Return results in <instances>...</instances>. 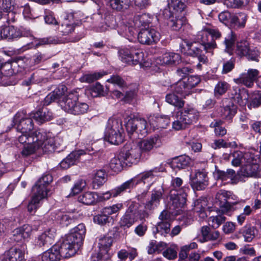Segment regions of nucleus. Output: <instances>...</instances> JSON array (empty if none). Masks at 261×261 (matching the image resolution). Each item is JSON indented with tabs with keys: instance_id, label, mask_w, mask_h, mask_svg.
<instances>
[{
	"instance_id": "dca6fc26",
	"label": "nucleus",
	"mask_w": 261,
	"mask_h": 261,
	"mask_svg": "<svg viewBox=\"0 0 261 261\" xmlns=\"http://www.w3.org/2000/svg\"><path fill=\"white\" fill-rule=\"evenodd\" d=\"M160 34L153 29L142 28L138 33L139 41L143 44L150 45L157 42L160 39Z\"/></svg>"
},
{
	"instance_id": "1a4fd4ad",
	"label": "nucleus",
	"mask_w": 261,
	"mask_h": 261,
	"mask_svg": "<svg viewBox=\"0 0 261 261\" xmlns=\"http://www.w3.org/2000/svg\"><path fill=\"white\" fill-rule=\"evenodd\" d=\"M13 122L16 125L17 131L21 133V135L32 136L34 133L31 132L34 126L31 117H27L23 112L17 113L14 117Z\"/></svg>"
},
{
	"instance_id": "393cba45",
	"label": "nucleus",
	"mask_w": 261,
	"mask_h": 261,
	"mask_svg": "<svg viewBox=\"0 0 261 261\" xmlns=\"http://www.w3.org/2000/svg\"><path fill=\"white\" fill-rule=\"evenodd\" d=\"M231 98L241 106H245L248 102L249 97L247 91L241 89L238 86H233L231 92Z\"/></svg>"
},
{
	"instance_id": "a878e982",
	"label": "nucleus",
	"mask_w": 261,
	"mask_h": 261,
	"mask_svg": "<svg viewBox=\"0 0 261 261\" xmlns=\"http://www.w3.org/2000/svg\"><path fill=\"white\" fill-rule=\"evenodd\" d=\"M34 132H39L40 134H45V138L39 141V149H41L45 153H50L56 150V147L58 146L55 144V140L53 138H48L46 133L41 130H36Z\"/></svg>"
},
{
	"instance_id": "49530a36",
	"label": "nucleus",
	"mask_w": 261,
	"mask_h": 261,
	"mask_svg": "<svg viewBox=\"0 0 261 261\" xmlns=\"http://www.w3.org/2000/svg\"><path fill=\"white\" fill-rule=\"evenodd\" d=\"M230 88V85L224 81H219L215 85L214 94L215 97H219L224 95Z\"/></svg>"
},
{
	"instance_id": "680f3d73",
	"label": "nucleus",
	"mask_w": 261,
	"mask_h": 261,
	"mask_svg": "<svg viewBox=\"0 0 261 261\" xmlns=\"http://www.w3.org/2000/svg\"><path fill=\"white\" fill-rule=\"evenodd\" d=\"M47 81L46 79L39 78L36 74L33 73L28 79L23 81L22 84L28 86L32 84H39L42 82L45 83Z\"/></svg>"
},
{
	"instance_id": "f257e3e1",
	"label": "nucleus",
	"mask_w": 261,
	"mask_h": 261,
	"mask_svg": "<svg viewBox=\"0 0 261 261\" xmlns=\"http://www.w3.org/2000/svg\"><path fill=\"white\" fill-rule=\"evenodd\" d=\"M198 118L199 112L196 110L189 106L186 107L172 116L174 120L172 128L176 130L185 129L196 123Z\"/></svg>"
},
{
	"instance_id": "6ab92c4d",
	"label": "nucleus",
	"mask_w": 261,
	"mask_h": 261,
	"mask_svg": "<svg viewBox=\"0 0 261 261\" xmlns=\"http://www.w3.org/2000/svg\"><path fill=\"white\" fill-rule=\"evenodd\" d=\"M237 107L229 99H224L222 100V106L219 109L221 117L223 119L231 120L236 115Z\"/></svg>"
},
{
	"instance_id": "c9c22d12",
	"label": "nucleus",
	"mask_w": 261,
	"mask_h": 261,
	"mask_svg": "<svg viewBox=\"0 0 261 261\" xmlns=\"http://www.w3.org/2000/svg\"><path fill=\"white\" fill-rule=\"evenodd\" d=\"M97 194L94 192H84L78 197V201L85 205H93L97 202Z\"/></svg>"
},
{
	"instance_id": "864d4df0",
	"label": "nucleus",
	"mask_w": 261,
	"mask_h": 261,
	"mask_svg": "<svg viewBox=\"0 0 261 261\" xmlns=\"http://www.w3.org/2000/svg\"><path fill=\"white\" fill-rule=\"evenodd\" d=\"M105 72H95L91 74H86L83 75L80 78V81L81 82H86L88 83H91L94 81L101 78L104 75L106 74Z\"/></svg>"
},
{
	"instance_id": "72a5a7b5",
	"label": "nucleus",
	"mask_w": 261,
	"mask_h": 261,
	"mask_svg": "<svg viewBox=\"0 0 261 261\" xmlns=\"http://www.w3.org/2000/svg\"><path fill=\"white\" fill-rule=\"evenodd\" d=\"M247 19V16L244 13L237 14H232L229 27L240 29L245 27Z\"/></svg>"
},
{
	"instance_id": "bf43d9fd",
	"label": "nucleus",
	"mask_w": 261,
	"mask_h": 261,
	"mask_svg": "<svg viewBox=\"0 0 261 261\" xmlns=\"http://www.w3.org/2000/svg\"><path fill=\"white\" fill-rule=\"evenodd\" d=\"M110 216L105 214L103 210H102L99 214L94 216L93 217L94 222L100 225H106L110 222Z\"/></svg>"
},
{
	"instance_id": "9b49d317",
	"label": "nucleus",
	"mask_w": 261,
	"mask_h": 261,
	"mask_svg": "<svg viewBox=\"0 0 261 261\" xmlns=\"http://www.w3.org/2000/svg\"><path fill=\"white\" fill-rule=\"evenodd\" d=\"M32 32L29 30H20L13 25L0 28V39L14 40L21 37H32Z\"/></svg>"
},
{
	"instance_id": "e2e57ef3",
	"label": "nucleus",
	"mask_w": 261,
	"mask_h": 261,
	"mask_svg": "<svg viewBox=\"0 0 261 261\" xmlns=\"http://www.w3.org/2000/svg\"><path fill=\"white\" fill-rule=\"evenodd\" d=\"M223 122L221 120L216 121L211 124V127H215V133L216 136H223L226 134V129L221 126Z\"/></svg>"
},
{
	"instance_id": "f704fd0d",
	"label": "nucleus",
	"mask_w": 261,
	"mask_h": 261,
	"mask_svg": "<svg viewBox=\"0 0 261 261\" xmlns=\"http://www.w3.org/2000/svg\"><path fill=\"white\" fill-rule=\"evenodd\" d=\"M171 89L174 92L185 98L191 93V91L183 78L172 85Z\"/></svg>"
},
{
	"instance_id": "5fc2aeb1",
	"label": "nucleus",
	"mask_w": 261,
	"mask_h": 261,
	"mask_svg": "<svg viewBox=\"0 0 261 261\" xmlns=\"http://www.w3.org/2000/svg\"><path fill=\"white\" fill-rule=\"evenodd\" d=\"M136 133L140 134L142 136H145L147 134V122L141 118H136Z\"/></svg>"
},
{
	"instance_id": "c756f323",
	"label": "nucleus",
	"mask_w": 261,
	"mask_h": 261,
	"mask_svg": "<svg viewBox=\"0 0 261 261\" xmlns=\"http://www.w3.org/2000/svg\"><path fill=\"white\" fill-rule=\"evenodd\" d=\"M32 228L29 225H24L17 228L13 231L12 239L16 242H20L30 237Z\"/></svg>"
},
{
	"instance_id": "39448f33",
	"label": "nucleus",
	"mask_w": 261,
	"mask_h": 261,
	"mask_svg": "<svg viewBox=\"0 0 261 261\" xmlns=\"http://www.w3.org/2000/svg\"><path fill=\"white\" fill-rule=\"evenodd\" d=\"M45 134L39 132H34L32 136L20 135L18 140L21 144H25L21 153L22 156L26 157L34 153L39 149V141L44 139Z\"/></svg>"
},
{
	"instance_id": "b1692460",
	"label": "nucleus",
	"mask_w": 261,
	"mask_h": 261,
	"mask_svg": "<svg viewBox=\"0 0 261 261\" xmlns=\"http://www.w3.org/2000/svg\"><path fill=\"white\" fill-rule=\"evenodd\" d=\"M22 249L19 248H11L4 255L3 261H24V250L26 246H22Z\"/></svg>"
},
{
	"instance_id": "a18cd8bd",
	"label": "nucleus",
	"mask_w": 261,
	"mask_h": 261,
	"mask_svg": "<svg viewBox=\"0 0 261 261\" xmlns=\"http://www.w3.org/2000/svg\"><path fill=\"white\" fill-rule=\"evenodd\" d=\"M106 173L103 170L97 171L92 181V186L94 189H98L106 182Z\"/></svg>"
},
{
	"instance_id": "6e6d98bb",
	"label": "nucleus",
	"mask_w": 261,
	"mask_h": 261,
	"mask_svg": "<svg viewBox=\"0 0 261 261\" xmlns=\"http://www.w3.org/2000/svg\"><path fill=\"white\" fill-rule=\"evenodd\" d=\"M113 239L111 237H103L99 240V247L100 251H103L105 252L108 251L109 249L112 245Z\"/></svg>"
},
{
	"instance_id": "774afa93",
	"label": "nucleus",
	"mask_w": 261,
	"mask_h": 261,
	"mask_svg": "<svg viewBox=\"0 0 261 261\" xmlns=\"http://www.w3.org/2000/svg\"><path fill=\"white\" fill-rule=\"evenodd\" d=\"M187 86L191 90L193 87L197 86L200 82V80L198 76L191 75L183 78Z\"/></svg>"
},
{
	"instance_id": "412c9836",
	"label": "nucleus",
	"mask_w": 261,
	"mask_h": 261,
	"mask_svg": "<svg viewBox=\"0 0 261 261\" xmlns=\"http://www.w3.org/2000/svg\"><path fill=\"white\" fill-rule=\"evenodd\" d=\"M91 149L87 148L85 150H79L72 151L60 163V166L63 169H67L70 166L76 164L81 155L86 153L90 154Z\"/></svg>"
},
{
	"instance_id": "338daca9",
	"label": "nucleus",
	"mask_w": 261,
	"mask_h": 261,
	"mask_svg": "<svg viewBox=\"0 0 261 261\" xmlns=\"http://www.w3.org/2000/svg\"><path fill=\"white\" fill-rule=\"evenodd\" d=\"M186 0H171L169 5L177 12H181L186 8Z\"/></svg>"
},
{
	"instance_id": "79ce46f5",
	"label": "nucleus",
	"mask_w": 261,
	"mask_h": 261,
	"mask_svg": "<svg viewBox=\"0 0 261 261\" xmlns=\"http://www.w3.org/2000/svg\"><path fill=\"white\" fill-rule=\"evenodd\" d=\"M256 230L254 226L247 225L240 230V232L244 237L245 242H250L255 237Z\"/></svg>"
},
{
	"instance_id": "ea45409f",
	"label": "nucleus",
	"mask_w": 261,
	"mask_h": 261,
	"mask_svg": "<svg viewBox=\"0 0 261 261\" xmlns=\"http://www.w3.org/2000/svg\"><path fill=\"white\" fill-rule=\"evenodd\" d=\"M126 166L122 158L120 157V153L112 158L109 163L110 168L115 172L121 171Z\"/></svg>"
},
{
	"instance_id": "423d86ee",
	"label": "nucleus",
	"mask_w": 261,
	"mask_h": 261,
	"mask_svg": "<svg viewBox=\"0 0 261 261\" xmlns=\"http://www.w3.org/2000/svg\"><path fill=\"white\" fill-rule=\"evenodd\" d=\"M120 128L121 124L118 120L109 119L105 132V140L114 145H118L122 143L123 138L120 133Z\"/></svg>"
},
{
	"instance_id": "7c9ffc66",
	"label": "nucleus",
	"mask_w": 261,
	"mask_h": 261,
	"mask_svg": "<svg viewBox=\"0 0 261 261\" xmlns=\"http://www.w3.org/2000/svg\"><path fill=\"white\" fill-rule=\"evenodd\" d=\"M189 158L186 155H180L172 159L168 162L170 166L175 170L186 168L189 164Z\"/></svg>"
},
{
	"instance_id": "052dcab7",
	"label": "nucleus",
	"mask_w": 261,
	"mask_h": 261,
	"mask_svg": "<svg viewBox=\"0 0 261 261\" xmlns=\"http://www.w3.org/2000/svg\"><path fill=\"white\" fill-rule=\"evenodd\" d=\"M60 223L64 226H68L74 221L75 217L72 213L61 214L58 216Z\"/></svg>"
},
{
	"instance_id": "cd10ccee",
	"label": "nucleus",
	"mask_w": 261,
	"mask_h": 261,
	"mask_svg": "<svg viewBox=\"0 0 261 261\" xmlns=\"http://www.w3.org/2000/svg\"><path fill=\"white\" fill-rule=\"evenodd\" d=\"M185 46L187 47V54L190 56L197 57L203 53V46L201 43L198 44L186 40L180 45V47L185 48ZM181 51H184L181 49Z\"/></svg>"
},
{
	"instance_id": "2eb2a0df",
	"label": "nucleus",
	"mask_w": 261,
	"mask_h": 261,
	"mask_svg": "<svg viewBox=\"0 0 261 261\" xmlns=\"http://www.w3.org/2000/svg\"><path fill=\"white\" fill-rule=\"evenodd\" d=\"M221 209L218 210V214L215 216H211L208 219L211 226L214 228H218L226 220L224 214H227L232 211V205L228 202H225L220 206Z\"/></svg>"
},
{
	"instance_id": "f3484780",
	"label": "nucleus",
	"mask_w": 261,
	"mask_h": 261,
	"mask_svg": "<svg viewBox=\"0 0 261 261\" xmlns=\"http://www.w3.org/2000/svg\"><path fill=\"white\" fill-rule=\"evenodd\" d=\"M160 221L156 226V230L161 235L165 236L170 231L171 215L166 210L163 211L159 216Z\"/></svg>"
},
{
	"instance_id": "20e7f679",
	"label": "nucleus",
	"mask_w": 261,
	"mask_h": 261,
	"mask_svg": "<svg viewBox=\"0 0 261 261\" xmlns=\"http://www.w3.org/2000/svg\"><path fill=\"white\" fill-rule=\"evenodd\" d=\"M30 59L26 57H19L15 61L12 62L11 64H6L4 68H6L4 72L0 71V84L3 86H8L13 84V75L15 73V68L16 66L21 67L22 68H25L29 65ZM2 68V63L0 61V69Z\"/></svg>"
},
{
	"instance_id": "4d7b16f0",
	"label": "nucleus",
	"mask_w": 261,
	"mask_h": 261,
	"mask_svg": "<svg viewBox=\"0 0 261 261\" xmlns=\"http://www.w3.org/2000/svg\"><path fill=\"white\" fill-rule=\"evenodd\" d=\"M251 101L248 103L249 109L256 108L261 105V91L254 92L250 97Z\"/></svg>"
},
{
	"instance_id": "7ed1b4c3",
	"label": "nucleus",
	"mask_w": 261,
	"mask_h": 261,
	"mask_svg": "<svg viewBox=\"0 0 261 261\" xmlns=\"http://www.w3.org/2000/svg\"><path fill=\"white\" fill-rule=\"evenodd\" d=\"M140 205L136 202H132L124 215L121 218L119 224L121 227L128 228L139 219H143L149 216L145 211L139 210Z\"/></svg>"
},
{
	"instance_id": "4be33fe9",
	"label": "nucleus",
	"mask_w": 261,
	"mask_h": 261,
	"mask_svg": "<svg viewBox=\"0 0 261 261\" xmlns=\"http://www.w3.org/2000/svg\"><path fill=\"white\" fill-rule=\"evenodd\" d=\"M74 16L72 13L65 14L63 16V21L58 28V31L62 35H67L74 30Z\"/></svg>"
},
{
	"instance_id": "13d9d810",
	"label": "nucleus",
	"mask_w": 261,
	"mask_h": 261,
	"mask_svg": "<svg viewBox=\"0 0 261 261\" xmlns=\"http://www.w3.org/2000/svg\"><path fill=\"white\" fill-rule=\"evenodd\" d=\"M186 22V19L184 17L181 18H171L170 17L168 24L173 30L179 31Z\"/></svg>"
},
{
	"instance_id": "f8f14e48",
	"label": "nucleus",
	"mask_w": 261,
	"mask_h": 261,
	"mask_svg": "<svg viewBox=\"0 0 261 261\" xmlns=\"http://www.w3.org/2000/svg\"><path fill=\"white\" fill-rule=\"evenodd\" d=\"M82 245L74 240L73 238L67 236L59 245V250L63 257H70L76 253Z\"/></svg>"
},
{
	"instance_id": "aec40b11",
	"label": "nucleus",
	"mask_w": 261,
	"mask_h": 261,
	"mask_svg": "<svg viewBox=\"0 0 261 261\" xmlns=\"http://www.w3.org/2000/svg\"><path fill=\"white\" fill-rule=\"evenodd\" d=\"M259 74V71L255 69H249L247 72L242 73L239 77L234 79V81L237 84H243L248 87H251L256 81Z\"/></svg>"
},
{
	"instance_id": "473e14b6",
	"label": "nucleus",
	"mask_w": 261,
	"mask_h": 261,
	"mask_svg": "<svg viewBox=\"0 0 261 261\" xmlns=\"http://www.w3.org/2000/svg\"><path fill=\"white\" fill-rule=\"evenodd\" d=\"M30 117L33 118L38 123H42L45 121L50 120L53 116L52 113L46 108H42L36 113L32 114Z\"/></svg>"
},
{
	"instance_id": "f03ea898",
	"label": "nucleus",
	"mask_w": 261,
	"mask_h": 261,
	"mask_svg": "<svg viewBox=\"0 0 261 261\" xmlns=\"http://www.w3.org/2000/svg\"><path fill=\"white\" fill-rule=\"evenodd\" d=\"M79 95L77 92L69 93L59 102L62 109L65 112L75 115L84 114L89 109L88 105L84 102L78 101Z\"/></svg>"
},
{
	"instance_id": "6e6552de",
	"label": "nucleus",
	"mask_w": 261,
	"mask_h": 261,
	"mask_svg": "<svg viewBox=\"0 0 261 261\" xmlns=\"http://www.w3.org/2000/svg\"><path fill=\"white\" fill-rule=\"evenodd\" d=\"M190 189L188 187L183 186L177 190H171L170 193V208L179 210L186 204L187 197Z\"/></svg>"
},
{
	"instance_id": "69168bd1",
	"label": "nucleus",
	"mask_w": 261,
	"mask_h": 261,
	"mask_svg": "<svg viewBox=\"0 0 261 261\" xmlns=\"http://www.w3.org/2000/svg\"><path fill=\"white\" fill-rule=\"evenodd\" d=\"M123 208L122 203H117L113 204L112 206L106 207L102 210L103 213L110 216L111 215L116 214L118 213Z\"/></svg>"
},
{
	"instance_id": "37998d69",
	"label": "nucleus",
	"mask_w": 261,
	"mask_h": 261,
	"mask_svg": "<svg viewBox=\"0 0 261 261\" xmlns=\"http://www.w3.org/2000/svg\"><path fill=\"white\" fill-rule=\"evenodd\" d=\"M198 39L201 41V44L203 46V50H205L206 51H208L209 50L216 47V43L215 41L211 42L207 41L206 33L204 32H199Z\"/></svg>"
},
{
	"instance_id": "9d476101",
	"label": "nucleus",
	"mask_w": 261,
	"mask_h": 261,
	"mask_svg": "<svg viewBox=\"0 0 261 261\" xmlns=\"http://www.w3.org/2000/svg\"><path fill=\"white\" fill-rule=\"evenodd\" d=\"M119 55L123 62L129 65H137L143 60V53L134 47L120 49L119 51Z\"/></svg>"
},
{
	"instance_id": "603ef678",
	"label": "nucleus",
	"mask_w": 261,
	"mask_h": 261,
	"mask_svg": "<svg viewBox=\"0 0 261 261\" xmlns=\"http://www.w3.org/2000/svg\"><path fill=\"white\" fill-rule=\"evenodd\" d=\"M229 158H232L231 165L234 167H239L244 165L243 152L235 151L229 154Z\"/></svg>"
},
{
	"instance_id": "3c124183",
	"label": "nucleus",
	"mask_w": 261,
	"mask_h": 261,
	"mask_svg": "<svg viewBox=\"0 0 261 261\" xmlns=\"http://www.w3.org/2000/svg\"><path fill=\"white\" fill-rule=\"evenodd\" d=\"M130 0H110L111 7L117 11H121L127 9L130 4Z\"/></svg>"
},
{
	"instance_id": "5701e85b",
	"label": "nucleus",
	"mask_w": 261,
	"mask_h": 261,
	"mask_svg": "<svg viewBox=\"0 0 261 261\" xmlns=\"http://www.w3.org/2000/svg\"><path fill=\"white\" fill-rule=\"evenodd\" d=\"M53 181V177L49 174L43 175L33 187V192H37V194L42 195L46 197L47 195V186Z\"/></svg>"
},
{
	"instance_id": "c85d7f7f",
	"label": "nucleus",
	"mask_w": 261,
	"mask_h": 261,
	"mask_svg": "<svg viewBox=\"0 0 261 261\" xmlns=\"http://www.w3.org/2000/svg\"><path fill=\"white\" fill-rule=\"evenodd\" d=\"M151 18L148 14H142L135 16L133 20V23H130L131 27L138 29H147L151 22Z\"/></svg>"
},
{
	"instance_id": "de8ad7c7",
	"label": "nucleus",
	"mask_w": 261,
	"mask_h": 261,
	"mask_svg": "<svg viewBox=\"0 0 261 261\" xmlns=\"http://www.w3.org/2000/svg\"><path fill=\"white\" fill-rule=\"evenodd\" d=\"M235 41L236 36L232 32L229 33L225 38L224 41L225 51L229 55L232 54Z\"/></svg>"
},
{
	"instance_id": "a19ab883",
	"label": "nucleus",
	"mask_w": 261,
	"mask_h": 261,
	"mask_svg": "<svg viewBox=\"0 0 261 261\" xmlns=\"http://www.w3.org/2000/svg\"><path fill=\"white\" fill-rule=\"evenodd\" d=\"M163 64H178L181 62L180 56L176 53H166L162 57Z\"/></svg>"
},
{
	"instance_id": "ddd939ff",
	"label": "nucleus",
	"mask_w": 261,
	"mask_h": 261,
	"mask_svg": "<svg viewBox=\"0 0 261 261\" xmlns=\"http://www.w3.org/2000/svg\"><path fill=\"white\" fill-rule=\"evenodd\" d=\"M190 184L194 190L205 189L208 185L207 173L204 170H196L190 175Z\"/></svg>"
},
{
	"instance_id": "a211bd4d",
	"label": "nucleus",
	"mask_w": 261,
	"mask_h": 261,
	"mask_svg": "<svg viewBox=\"0 0 261 261\" xmlns=\"http://www.w3.org/2000/svg\"><path fill=\"white\" fill-rule=\"evenodd\" d=\"M165 171V167L164 164L162 163L159 166L155 167L149 171L143 172L139 175L136 179H132L134 180V187L141 181L143 182L144 184L151 182L155 176V173L160 172H164Z\"/></svg>"
},
{
	"instance_id": "2f4dec72",
	"label": "nucleus",
	"mask_w": 261,
	"mask_h": 261,
	"mask_svg": "<svg viewBox=\"0 0 261 261\" xmlns=\"http://www.w3.org/2000/svg\"><path fill=\"white\" fill-rule=\"evenodd\" d=\"M54 237V234L51 232V230L46 231L35 240V245L37 247H41L51 245L53 244Z\"/></svg>"
},
{
	"instance_id": "09e8293b",
	"label": "nucleus",
	"mask_w": 261,
	"mask_h": 261,
	"mask_svg": "<svg viewBox=\"0 0 261 261\" xmlns=\"http://www.w3.org/2000/svg\"><path fill=\"white\" fill-rule=\"evenodd\" d=\"M250 47L248 41L245 40H241L237 43L236 53L240 57L245 56L247 53L249 51Z\"/></svg>"
},
{
	"instance_id": "8fccbe9b",
	"label": "nucleus",
	"mask_w": 261,
	"mask_h": 261,
	"mask_svg": "<svg viewBox=\"0 0 261 261\" xmlns=\"http://www.w3.org/2000/svg\"><path fill=\"white\" fill-rule=\"evenodd\" d=\"M166 101L168 103L179 109L182 108L185 104V101L181 98H179L174 93L167 94L166 96Z\"/></svg>"
},
{
	"instance_id": "4468645a",
	"label": "nucleus",
	"mask_w": 261,
	"mask_h": 261,
	"mask_svg": "<svg viewBox=\"0 0 261 261\" xmlns=\"http://www.w3.org/2000/svg\"><path fill=\"white\" fill-rule=\"evenodd\" d=\"M133 181L134 180L133 179L128 180L120 186L111 191H107L100 195L97 194V202H102L108 200L112 197H116L120 195L123 192L126 191L127 190H130L134 187V184Z\"/></svg>"
},
{
	"instance_id": "4c0bfd02",
	"label": "nucleus",
	"mask_w": 261,
	"mask_h": 261,
	"mask_svg": "<svg viewBox=\"0 0 261 261\" xmlns=\"http://www.w3.org/2000/svg\"><path fill=\"white\" fill-rule=\"evenodd\" d=\"M86 234V227L83 223L79 224L75 227L72 232L68 236L73 238V239L83 244L84 238Z\"/></svg>"
},
{
	"instance_id": "e433bc0d",
	"label": "nucleus",
	"mask_w": 261,
	"mask_h": 261,
	"mask_svg": "<svg viewBox=\"0 0 261 261\" xmlns=\"http://www.w3.org/2000/svg\"><path fill=\"white\" fill-rule=\"evenodd\" d=\"M159 141V139L158 137H154L150 138L148 139L141 141L136 146H138L140 149L141 153L151 150L153 147L157 144Z\"/></svg>"
},
{
	"instance_id": "0e129e2a",
	"label": "nucleus",
	"mask_w": 261,
	"mask_h": 261,
	"mask_svg": "<svg viewBox=\"0 0 261 261\" xmlns=\"http://www.w3.org/2000/svg\"><path fill=\"white\" fill-rule=\"evenodd\" d=\"M47 250L50 256L51 261H59L62 257L59 250V245H55Z\"/></svg>"
},
{
	"instance_id": "58836bf2",
	"label": "nucleus",
	"mask_w": 261,
	"mask_h": 261,
	"mask_svg": "<svg viewBox=\"0 0 261 261\" xmlns=\"http://www.w3.org/2000/svg\"><path fill=\"white\" fill-rule=\"evenodd\" d=\"M258 165L255 163L244 164L241 168V174L246 177H255Z\"/></svg>"
},
{
	"instance_id": "c03bdc74",
	"label": "nucleus",
	"mask_w": 261,
	"mask_h": 261,
	"mask_svg": "<svg viewBox=\"0 0 261 261\" xmlns=\"http://www.w3.org/2000/svg\"><path fill=\"white\" fill-rule=\"evenodd\" d=\"M43 194H37V192H33V195L30 202L28 205V210L31 213H34L39 206L40 201L45 198Z\"/></svg>"
},
{
	"instance_id": "0eeeda50",
	"label": "nucleus",
	"mask_w": 261,
	"mask_h": 261,
	"mask_svg": "<svg viewBox=\"0 0 261 261\" xmlns=\"http://www.w3.org/2000/svg\"><path fill=\"white\" fill-rule=\"evenodd\" d=\"M120 157L122 158L126 166L136 164L141 157L140 149L130 144L125 145L120 150Z\"/></svg>"
},
{
	"instance_id": "bb28decb",
	"label": "nucleus",
	"mask_w": 261,
	"mask_h": 261,
	"mask_svg": "<svg viewBox=\"0 0 261 261\" xmlns=\"http://www.w3.org/2000/svg\"><path fill=\"white\" fill-rule=\"evenodd\" d=\"M214 174L217 180H221L222 181L224 182V184L229 182L231 184L236 183L234 179L236 176V172L233 169H228L226 171L216 169L214 172Z\"/></svg>"
}]
</instances>
